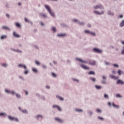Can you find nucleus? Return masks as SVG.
I'll use <instances>...</instances> for the list:
<instances>
[{"label": "nucleus", "instance_id": "1", "mask_svg": "<svg viewBox=\"0 0 124 124\" xmlns=\"http://www.w3.org/2000/svg\"><path fill=\"white\" fill-rule=\"evenodd\" d=\"M45 7L48 11L50 15H51V16H52L53 17L55 16V14L54 13V12L51 11V8H50V7L48 5H46Z\"/></svg>", "mask_w": 124, "mask_h": 124}, {"label": "nucleus", "instance_id": "2", "mask_svg": "<svg viewBox=\"0 0 124 124\" xmlns=\"http://www.w3.org/2000/svg\"><path fill=\"white\" fill-rule=\"evenodd\" d=\"M8 119H9V120H11V121H15L16 122H18L17 118L12 117L10 116H8Z\"/></svg>", "mask_w": 124, "mask_h": 124}, {"label": "nucleus", "instance_id": "3", "mask_svg": "<svg viewBox=\"0 0 124 124\" xmlns=\"http://www.w3.org/2000/svg\"><path fill=\"white\" fill-rule=\"evenodd\" d=\"M96 62L94 60H90L89 61V64L91 65H95Z\"/></svg>", "mask_w": 124, "mask_h": 124}, {"label": "nucleus", "instance_id": "4", "mask_svg": "<svg viewBox=\"0 0 124 124\" xmlns=\"http://www.w3.org/2000/svg\"><path fill=\"white\" fill-rule=\"evenodd\" d=\"M85 33H90V34H91V35H93V36H95V33H94V32H91L89 30H85Z\"/></svg>", "mask_w": 124, "mask_h": 124}, {"label": "nucleus", "instance_id": "5", "mask_svg": "<svg viewBox=\"0 0 124 124\" xmlns=\"http://www.w3.org/2000/svg\"><path fill=\"white\" fill-rule=\"evenodd\" d=\"M55 120L56 121V122H58V123H60V124H62V123H63V121L59 118V117H56L55 118Z\"/></svg>", "mask_w": 124, "mask_h": 124}, {"label": "nucleus", "instance_id": "6", "mask_svg": "<svg viewBox=\"0 0 124 124\" xmlns=\"http://www.w3.org/2000/svg\"><path fill=\"white\" fill-rule=\"evenodd\" d=\"M93 51H94V52H95V53H100L102 52V51L100 49L96 48H94L93 49Z\"/></svg>", "mask_w": 124, "mask_h": 124}, {"label": "nucleus", "instance_id": "7", "mask_svg": "<svg viewBox=\"0 0 124 124\" xmlns=\"http://www.w3.org/2000/svg\"><path fill=\"white\" fill-rule=\"evenodd\" d=\"M94 13H95V14H96V15H101V14H104V12L103 11H102L101 13L97 11H94Z\"/></svg>", "mask_w": 124, "mask_h": 124}, {"label": "nucleus", "instance_id": "8", "mask_svg": "<svg viewBox=\"0 0 124 124\" xmlns=\"http://www.w3.org/2000/svg\"><path fill=\"white\" fill-rule=\"evenodd\" d=\"M98 8H100V9H103V6L101 5H97L96 6L94 7L95 9H98Z\"/></svg>", "mask_w": 124, "mask_h": 124}, {"label": "nucleus", "instance_id": "9", "mask_svg": "<svg viewBox=\"0 0 124 124\" xmlns=\"http://www.w3.org/2000/svg\"><path fill=\"white\" fill-rule=\"evenodd\" d=\"M80 66L82 68H83V69H87V70H89V69H90V67H88V66H87L86 65H84L83 64L80 65Z\"/></svg>", "mask_w": 124, "mask_h": 124}, {"label": "nucleus", "instance_id": "10", "mask_svg": "<svg viewBox=\"0 0 124 124\" xmlns=\"http://www.w3.org/2000/svg\"><path fill=\"white\" fill-rule=\"evenodd\" d=\"M13 35L15 37H16V38H19V37H21V36H20V35L17 34V33H16V32H13Z\"/></svg>", "mask_w": 124, "mask_h": 124}, {"label": "nucleus", "instance_id": "11", "mask_svg": "<svg viewBox=\"0 0 124 124\" xmlns=\"http://www.w3.org/2000/svg\"><path fill=\"white\" fill-rule=\"evenodd\" d=\"M76 60L78 61L79 62H84V63H88L87 62L84 61L82 60V59H81L76 58Z\"/></svg>", "mask_w": 124, "mask_h": 124}, {"label": "nucleus", "instance_id": "12", "mask_svg": "<svg viewBox=\"0 0 124 124\" xmlns=\"http://www.w3.org/2000/svg\"><path fill=\"white\" fill-rule=\"evenodd\" d=\"M52 107H53V108H57V109H58V110H59V111H62V109L60 107H59V106L53 105Z\"/></svg>", "mask_w": 124, "mask_h": 124}, {"label": "nucleus", "instance_id": "13", "mask_svg": "<svg viewBox=\"0 0 124 124\" xmlns=\"http://www.w3.org/2000/svg\"><path fill=\"white\" fill-rule=\"evenodd\" d=\"M18 67H23L24 69H27V66L25 65L20 64L18 65Z\"/></svg>", "mask_w": 124, "mask_h": 124}, {"label": "nucleus", "instance_id": "14", "mask_svg": "<svg viewBox=\"0 0 124 124\" xmlns=\"http://www.w3.org/2000/svg\"><path fill=\"white\" fill-rule=\"evenodd\" d=\"M6 93H12V94H14L15 93V92L14 91H10L7 90H5Z\"/></svg>", "mask_w": 124, "mask_h": 124}, {"label": "nucleus", "instance_id": "15", "mask_svg": "<svg viewBox=\"0 0 124 124\" xmlns=\"http://www.w3.org/2000/svg\"><path fill=\"white\" fill-rule=\"evenodd\" d=\"M16 26L17 28H19V29H21V24L18 23H15Z\"/></svg>", "mask_w": 124, "mask_h": 124}, {"label": "nucleus", "instance_id": "16", "mask_svg": "<svg viewBox=\"0 0 124 124\" xmlns=\"http://www.w3.org/2000/svg\"><path fill=\"white\" fill-rule=\"evenodd\" d=\"M2 29H4V30H6L7 31H10V29L7 26H3Z\"/></svg>", "mask_w": 124, "mask_h": 124}, {"label": "nucleus", "instance_id": "17", "mask_svg": "<svg viewBox=\"0 0 124 124\" xmlns=\"http://www.w3.org/2000/svg\"><path fill=\"white\" fill-rule=\"evenodd\" d=\"M88 74L89 75H94L95 74V73H94V72H93V71H90V72H89V73H88Z\"/></svg>", "mask_w": 124, "mask_h": 124}, {"label": "nucleus", "instance_id": "18", "mask_svg": "<svg viewBox=\"0 0 124 124\" xmlns=\"http://www.w3.org/2000/svg\"><path fill=\"white\" fill-rule=\"evenodd\" d=\"M40 16H41V17H43V18H46V15L42 13L40 14Z\"/></svg>", "mask_w": 124, "mask_h": 124}, {"label": "nucleus", "instance_id": "19", "mask_svg": "<svg viewBox=\"0 0 124 124\" xmlns=\"http://www.w3.org/2000/svg\"><path fill=\"white\" fill-rule=\"evenodd\" d=\"M95 88H96V89H97V90H100L101 89H102L101 86H99V85H95Z\"/></svg>", "mask_w": 124, "mask_h": 124}, {"label": "nucleus", "instance_id": "20", "mask_svg": "<svg viewBox=\"0 0 124 124\" xmlns=\"http://www.w3.org/2000/svg\"><path fill=\"white\" fill-rule=\"evenodd\" d=\"M66 36V34L64 33V34H58V36H61V37H63V36Z\"/></svg>", "mask_w": 124, "mask_h": 124}, {"label": "nucleus", "instance_id": "21", "mask_svg": "<svg viewBox=\"0 0 124 124\" xmlns=\"http://www.w3.org/2000/svg\"><path fill=\"white\" fill-rule=\"evenodd\" d=\"M117 84H121V85H123V84H124V81L119 80L117 81Z\"/></svg>", "mask_w": 124, "mask_h": 124}, {"label": "nucleus", "instance_id": "22", "mask_svg": "<svg viewBox=\"0 0 124 124\" xmlns=\"http://www.w3.org/2000/svg\"><path fill=\"white\" fill-rule=\"evenodd\" d=\"M32 71H33L34 73H37L38 72V71L37 70V69L34 68L32 69Z\"/></svg>", "mask_w": 124, "mask_h": 124}, {"label": "nucleus", "instance_id": "23", "mask_svg": "<svg viewBox=\"0 0 124 124\" xmlns=\"http://www.w3.org/2000/svg\"><path fill=\"white\" fill-rule=\"evenodd\" d=\"M6 37H7V36L2 35V36H1V39H2V40L5 39V38H6Z\"/></svg>", "mask_w": 124, "mask_h": 124}, {"label": "nucleus", "instance_id": "24", "mask_svg": "<svg viewBox=\"0 0 124 124\" xmlns=\"http://www.w3.org/2000/svg\"><path fill=\"white\" fill-rule=\"evenodd\" d=\"M124 26V20H123L120 24V27H123Z\"/></svg>", "mask_w": 124, "mask_h": 124}, {"label": "nucleus", "instance_id": "25", "mask_svg": "<svg viewBox=\"0 0 124 124\" xmlns=\"http://www.w3.org/2000/svg\"><path fill=\"white\" fill-rule=\"evenodd\" d=\"M56 97H58V98H59L60 100H61V101H62L63 100V98L62 97L57 96Z\"/></svg>", "mask_w": 124, "mask_h": 124}, {"label": "nucleus", "instance_id": "26", "mask_svg": "<svg viewBox=\"0 0 124 124\" xmlns=\"http://www.w3.org/2000/svg\"><path fill=\"white\" fill-rule=\"evenodd\" d=\"M112 106H113V107H115V108H119V106L116 105L114 103H112Z\"/></svg>", "mask_w": 124, "mask_h": 124}, {"label": "nucleus", "instance_id": "27", "mask_svg": "<svg viewBox=\"0 0 124 124\" xmlns=\"http://www.w3.org/2000/svg\"><path fill=\"white\" fill-rule=\"evenodd\" d=\"M52 31H53V32H56L57 31V30L55 27H52Z\"/></svg>", "mask_w": 124, "mask_h": 124}, {"label": "nucleus", "instance_id": "28", "mask_svg": "<svg viewBox=\"0 0 124 124\" xmlns=\"http://www.w3.org/2000/svg\"><path fill=\"white\" fill-rule=\"evenodd\" d=\"M110 77L111 79H117V78H116V77H115V76L110 75Z\"/></svg>", "mask_w": 124, "mask_h": 124}, {"label": "nucleus", "instance_id": "29", "mask_svg": "<svg viewBox=\"0 0 124 124\" xmlns=\"http://www.w3.org/2000/svg\"><path fill=\"white\" fill-rule=\"evenodd\" d=\"M90 79L92 80V81H93V82L95 81V78H90Z\"/></svg>", "mask_w": 124, "mask_h": 124}, {"label": "nucleus", "instance_id": "30", "mask_svg": "<svg viewBox=\"0 0 124 124\" xmlns=\"http://www.w3.org/2000/svg\"><path fill=\"white\" fill-rule=\"evenodd\" d=\"M116 97L121 98V97H122V95H121V94H117Z\"/></svg>", "mask_w": 124, "mask_h": 124}, {"label": "nucleus", "instance_id": "31", "mask_svg": "<svg viewBox=\"0 0 124 124\" xmlns=\"http://www.w3.org/2000/svg\"><path fill=\"white\" fill-rule=\"evenodd\" d=\"M76 111H77V112H83V110L82 109H76Z\"/></svg>", "mask_w": 124, "mask_h": 124}, {"label": "nucleus", "instance_id": "32", "mask_svg": "<svg viewBox=\"0 0 124 124\" xmlns=\"http://www.w3.org/2000/svg\"><path fill=\"white\" fill-rule=\"evenodd\" d=\"M123 72H122V71H121V70H118V74H119V75H122V73Z\"/></svg>", "mask_w": 124, "mask_h": 124}, {"label": "nucleus", "instance_id": "33", "mask_svg": "<svg viewBox=\"0 0 124 124\" xmlns=\"http://www.w3.org/2000/svg\"><path fill=\"white\" fill-rule=\"evenodd\" d=\"M104 97H105V98H108V97H109V96H108V95L107 94H105Z\"/></svg>", "mask_w": 124, "mask_h": 124}, {"label": "nucleus", "instance_id": "34", "mask_svg": "<svg viewBox=\"0 0 124 124\" xmlns=\"http://www.w3.org/2000/svg\"><path fill=\"white\" fill-rule=\"evenodd\" d=\"M5 115L4 113H0V117H1V116H5Z\"/></svg>", "mask_w": 124, "mask_h": 124}, {"label": "nucleus", "instance_id": "35", "mask_svg": "<svg viewBox=\"0 0 124 124\" xmlns=\"http://www.w3.org/2000/svg\"><path fill=\"white\" fill-rule=\"evenodd\" d=\"M108 14L109 15H114V14L110 11L108 12Z\"/></svg>", "mask_w": 124, "mask_h": 124}, {"label": "nucleus", "instance_id": "36", "mask_svg": "<svg viewBox=\"0 0 124 124\" xmlns=\"http://www.w3.org/2000/svg\"><path fill=\"white\" fill-rule=\"evenodd\" d=\"M52 75L53 76V77H57V75H56V74L52 73Z\"/></svg>", "mask_w": 124, "mask_h": 124}, {"label": "nucleus", "instance_id": "37", "mask_svg": "<svg viewBox=\"0 0 124 124\" xmlns=\"http://www.w3.org/2000/svg\"><path fill=\"white\" fill-rule=\"evenodd\" d=\"M2 66H5V67H6L7 66V65L5 63H2L1 64Z\"/></svg>", "mask_w": 124, "mask_h": 124}, {"label": "nucleus", "instance_id": "38", "mask_svg": "<svg viewBox=\"0 0 124 124\" xmlns=\"http://www.w3.org/2000/svg\"><path fill=\"white\" fill-rule=\"evenodd\" d=\"M113 65L115 67H119V65L118 64H113Z\"/></svg>", "mask_w": 124, "mask_h": 124}, {"label": "nucleus", "instance_id": "39", "mask_svg": "<svg viewBox=\"0 0 124 124\" xmlns=\"http://www.w3.org/2000/svg\"><path fill=\"white\" fill-rule=\"evenodd\" d=\"M35 63L37 64V65H40V63L39 62H38V61H36Z\"/></svg>", "mask_w": 124, "mask_h": 124}, {"label": "nucleus", "instance_id": "40", "mask_svg": "<svg viewBox=\"0 0 124 124\" xmlns=\"http://www.w3.org/2000/svg\"><path fill=\"white\" fill-rule=\"evenodd\" d=\"M121 54L122 55H124V47H123V50L122 51Z\"/></svg>", "mask_w": 124, "mask_h": 124}, {"label": "nucleus", "instance_id": "41", "mask_svg": "<svg viewBox=\"0 0 124 124\" xmlns=\"http://www.w3.org/2000/svg\"><path fill=\"white\" fill-rule=\"evenodd\" d=\"M29 73V71L26 70L24 72L25 74H28Z\"/></svg>", "mask_w": 124, "mask_h": 124}, {"label": "nucleus", "instance_id": "42", "mask_svg": "<svg viewBox=\"0 0 124 124\" xmlns=\"http://www.w3.org/2000/svg\"><path fill=\"white\" fill-rule=\"evenodd\" d=\"M25 22H27L28 23H29V22H30V21H29V19H28V18H25Z\"/></svg>", "mask_w": 124, "mask_h": 124}, {"label": "nucleus", "instance_id": "43", "mask_svg": "<svg viewBox=\"0 0 124 124\" xmlns=\"http://www.w3.org/2000/svg\"><path fill=\"white\" fill-rule=\"evenodd\" d=\"M98 119H99V120H101L102 121H103V118L102 117H98Z\"/></svg>", "mask_w": 124, "mask_h": 124}, {"label": "nucleus", "instance_id": "44", "mask_svg": "<svg viewBox=\"0 0 124 124\" xmlns=\"http://www.w3.org/2000/svg\"><path fill=\"white\" fill-rule=\"evenodd\" d=\"M96 111H97V112H98L99 113H100V112H101V110H100V109H97Z\"/></svg>", "mask_w": 124, "mask_h": 124}, {"label": "nucleus", "instance_id": "45", "mask_svg": "<svg viewBox=\"0 0 124 124\" xmlns=\"http://www.w3.org/2000/svg\"><path fill=\"white\" fill-rule=\"evenodd\" d=\"M16 97H17L18 98H19L20 97V95L18 94H16Z\"/></svg>", "mask_w": 124, "mask_h": 124}, {"label": "nucleus", "instance_id": "46", "mask_svg": "<svg viewBox=\"0 0 124 124\" xmlns=\"http://www.w3.org/2000/svg\"><path fill=\"white\" fill-rule=\"evenodd\" d=\"M22 112L23 113H28V111H27V110H22Z\"/></svg>", "mask_w": 124, "mask_h": 124}, {"label": "nucleus", "instance_id": "47", "mask_svg": "<svg viewBox=\"0 0 124 124\" xmlns=\"http://www.w3.org/2000/svg\"><path fill=\"white\" fill-rule=\"evenodd\" d=\"M39 117H40L41 118H42V115H37V116H36V118H39Z\"/></svg>", "mask_w": 124, "mask_h": 124}, {"label": "nucleus", "instance_id": "48", "mask_svg": "<svg viewBox=\"0 0 124 124\" xmlns=\"http://www.w3.org/2000/svg\"><path fill=\"white\" fill-rule=\"evenodd\" d=\"M42 66H43V68H45V69L46 68V65H43Z\"/></svg>", "mask_w": 124, "mask_h": 124}, {"label": "nucleus", "instance_id": "49", "mask_svg": "<svg viewBox=\"0 0 124 124\" xmlns=\"http://www.w3.org/2000/svg\"><path fill=\"white\" fill-rule=\"evenodd\" d=\"M87 27H88V28H91V27H92V26L91 25V24H88L87 25Z\"/></svg>", "mask_w": 124, "mask_h": 124}, {"label": "nucleus", "instance_id": "50", "mask_svg": "<svg viewBox=\"0 0 124 124\" xmlns=\"http://www.w3.org/2000/svg\"><path fill=\"white\" fill-rule=\"evenodd\" d=\"M102 84H106V82H105V81H102Z\"/></svg>", "mask_w": 124, "mask_h": 124}, {"label": "nucleus", "instance_id": "51", "mask_svg": "<svg viewBox=\"0 0 124 124\" xmlns=\"http://www.w3.org/2000/svg\"><path fill=\"white\" fill-rule=\"evenodd\" d=\"M73 21L74 22H78V20L77 19H74Z\"/></svg>", "mask_w": 124, "mask_h": 124}, {"label": "nucleus", "instance_id": "52", "mask_svg": "<svg viewBox=\"0 0 124 124\" xmlns=\"http://www.w3.org/2000/svg\"><path fill=\"white\" fill-rule=\"evenodd\" d=\"M119 17H120V18H123V17H124V16H123V15H120V16H119Z\"/></svg>", "mask_w": 124, "mask_h": 124}, {"label": "nucleus", "instance_id": "53", "mask_svg": "<svg viewBox=\"0 0 124 124\" xmlns=\"http://www.w3.org/2000/svg\"><path fill=\"white\" fill-rule=\"evenodd\" d=\"M108 106H111V103L108 102Z\"/></svg>", "mask_w": 124, "mask_h": 124}, {"label": "nucleus", "instance_id": "54", "mask_svg": "<svg viewBox=\"0 0 124 124\" xmlns=\"http://www.w3.org/2000/svg\"><path fill=\"white\" fill-rule=\"evenodd\" d=\"M46 89H50V87L48 86H46Z\"/></svg>", "mask_w": 124, "mask_h": 124}, {"label": "nucleus", "instance_id": "55", "mask_svg": "<svg viewBox=\"0 0 124 124\" xmlns=\"http://www.w3.org/2000/svg\"><path fill=\"white\" fill-rule=\"evenodd\" d=\"M103 79H106V77L103 76Z\"/></svg>", "mask_w": 124, "mask_h": 124}, {"label": "nucleus", "instance_id": "56", "mask_svg": "<svg viewBox=\"0 0 124 124\" xmlns=\"http://www.w3.org/2000/svg\"><path fill=\"white\" fill-rule=\"evenodd\" d=\"M79 24L81 25H84V23H79Z\"/></svg>", "mask_w": 124, "mask_h": 124}, {"label": "nucleus", "instance_id": "57", "mask_svg": "<svg viewBox=\"0 0 124 124\" xmlns=\"http://www.w3.org/2000/svg\"><path fill=\"white\" fill-rule=\"evenodd\" d=\"M22 5V3H18V5H19V6H20V5Z\"/></svg>", "mask_w": 124, "mask_h": 124}, {"label": "nucleus", "instance_id": "58", "mask_svg": "<svg viewBox=\"0 0 124 124\" xmlns=\"http://www.w3.org/2000/svg\"><path fill=\"white\" fill-rule=\"evenodd\" d=\"M121 42H122V44L124 45V41H122Z\"/></svg>", "mask_w": 124, "mask_h": 124}, {"label": "nucleus", "instance_id": "59", "mask_svg": "<svg viewBox=\"0 0 124 124\" xmlns=\"http://www.w3.org/2000/svg\"><path fill=\"white\" fill-rule=\"evenodd\" d=\"M6 16L7 17H9V15L6 14Z\"/></svg>", "mask_w": 124, "mask_h": 124}, {"label": "nucleus", "instance_id": "60", "mask_svg": "<svg viewBox=\"0 0 124 124\" xmlns=\"http://www.w3.org/2000/svg\"><path fill=\"white\" fill-rule=\"evenodd\" d=\"M112 73H113L114 74H115V73H116V72H115V71H112Z\"/></svg>", "mask_w": 124, "mask_h": 124}, {"label": "nucleus", "instance_id": "61", "mask_svg": "<svg viewBox=\"0 0 124 124\" xmlns=\"http://www.w3.org/2000/svg\"><path fill=\"white\" fill-rule=\"evenodd\" d=\"M26 95H28V92L27 91L25 92Z\"/></svg>", "mask_w": 124, "mask_h": 124}, {"label": "nucleus", "instance_id": "62", "mask_svg": "<svg viewBox=\"0 0 124 124\" xmlns=\"http://www.w3.org/2000/svg\"><path fill=\"white\" fill-rule=\"evenodd\" d=\"M41 25H42V26H44V24L42 22L41 23Z\"/></svg>", "mask_w": 124, "mask_h": 124}, {"label": "nucleus", "instance_id": "63", "mask_svg": "<svg viewBox=\"0 0 124 124\" xmlns=\"http://www.w3.org/2000/svg\"><path fill=\"white\" fill-rule=\"evenodd\" d=\"M106 64H109V63L106 62Z\"/></svg>", "mask_w": 124, "mask_h": 124}, {"label": "nucleus", "instance_id": "64", "mask_svg": "<svg viewBox=\"0 0 124 124\" xmlns=\"http://www.w3.org/2000/svg\"><path fill=\"white\" fill-rule=\"evenodd\" d=\"M53 62H54V63H55V64L56 63V62H55V61H54Z\"/></svg>", "mask_w": 124, "mask_h": 124}]
</instances>
